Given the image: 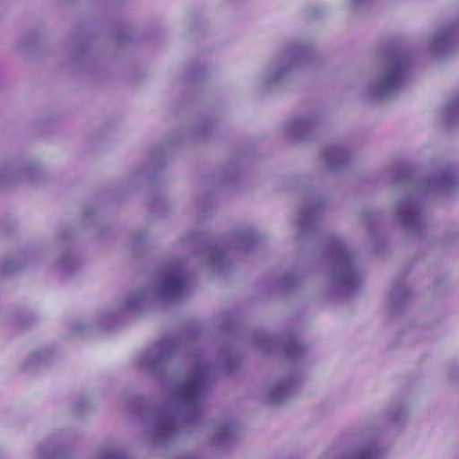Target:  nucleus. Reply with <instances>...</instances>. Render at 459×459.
I'll list each match as a JSON object with an SVG mask.
<instances>
[{
    "mask_svg": "<svg viewBox=\"0 0 459 459\" xmlns=\"http://www.w3.org/2000/svg\"><path fill=\"white\" fill-rule=\"evenodd\" d=\"M204 387V372L186 379L178 386V392L186 400L191 401L198 397Z\"/></svg>",
    "mask_w": 459,
    "mask_h": 459,
    "instance_id": "1",
    "label": "nucleus"
},
{
    "mask_svg": "<svg viewBox=\"0 0 459 459\" xmlns=\"http://www.w3.org/2000/svg\"><path fill=\"white\" fill-rule=\"evenodd\" d=\"M185 280L181 276L173 275L164 278L162 282L163 290L169 296L179 294L184 289Z\"/></svg>",
    "mask_w": 459,
    "mask_h": 459,
    "instance_id": "2",
    "label": "nucleus"
},
{
    "mask_svg": "<svg viewBox=\"0 0 459 459\" xmlns=\"http://www.w3.org/2000/svg\"><path fill=\"white\" fill-rule=\"evenodd\" d=\"M404 68L405 65L403 62L394 64L385 79L386 88H392L400 81L403 74Z\"/></svg>",
    "mask_w": 459,
    "mask_h": 459,
    "instance_id": "3",
    "label": "nucleus"
},
{
    "mask_svg": "<svg viewBox=\"0 0 459 459\" xmlns=\"http://www.w3.org/2000/svg\"><path fill=\"white\" fill-rule=\"evenodd\" d=\"M106 459H126L124 455L120 454H111L107 456Z\"/></svg>",
    "mask_w": 459,
    "mask_h": 459,
    "instance_id": "4",
    "label": "nucleus"
}]
</instances>
